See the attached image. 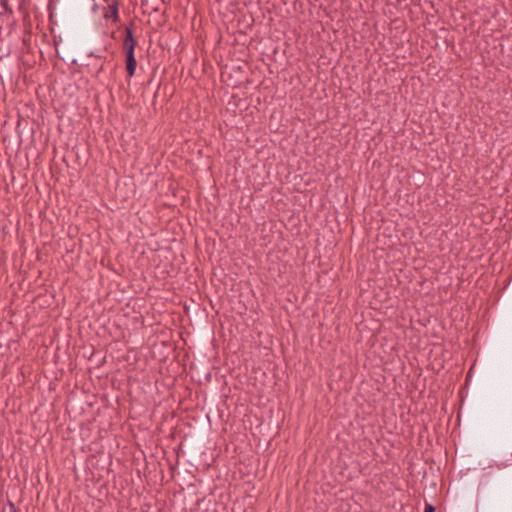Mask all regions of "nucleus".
<instances>
[{
    "mask_svg": "<svg viewBox=\"0 0 512 512\" xmlns=\"http://www.w3.org/2000/svg\"><path fill=\"white\" fill-rule=\"evenodd\" d=\"M126 36L123 41V48L126 53V70L129 77H132L135 74L137 61L134 56V50L136 47V40L133 36V31L130 27L125 28Z\"/></svg>",
    "mask_w": 512,
    "mask_h": 512,
    "instance_id": "obj_1",
    "label": "nucleus"
},
{
    "mask_svg": "<svg viewBox=\"0 0 512 512\" xmlns=\"http://www.w3.org/2000/svg\"><path fill=\"white\" fill-rule=\"evenodd\" d=\"M103 17L107 20L111 19L113 23L119 22V2L117 0H113L108 4V7L104 11Z\"/></svg>",
    "mask_w": 512,
    "mask_h": 512,
    "instance_id": "obj_2",
    "label": "nucleus"
},
{
    "mask_svg": "<svg viewBox=\"0 0 512 512\" xmlns=\"http://www.w3.org/2000/svg\"><path fill=\"white\" fill-rule=\"evenodd\" d=\"M424 512H434V507L431 504L426 503Z\"/></svg>",
    "mask_w": 512,
    "mask_h": 512,
    "instance_id": "obj_3",
    "label": "nucleus"
}]
</instances>
